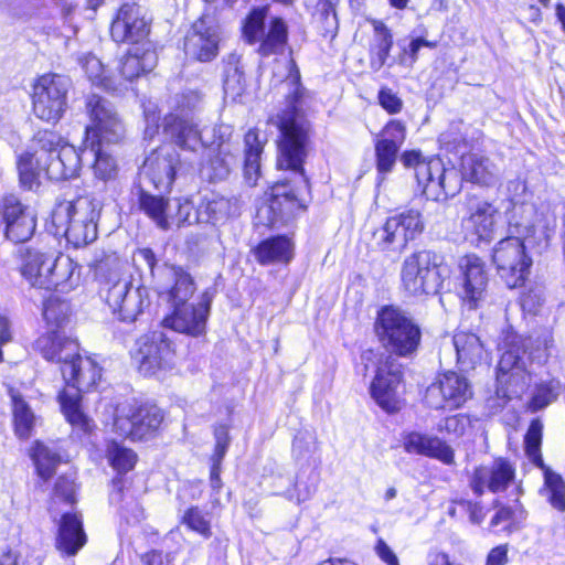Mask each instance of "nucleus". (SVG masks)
<instances>
[{"mask_svg": "<svg viewBox=\"0 0 565 565\" xmlns=\"http://www.w3.org/2000/svg\"><path fill=\"white\" fill-rule=\"evenodd\" d=\"M285 81L290 89L285 94L284 107L276 114L274 122L278 130L275 168L298 174L303 182L307 198L291 185L288 178L269 183L263 192V207L266 213L264 225L268 230L286 226L307 213L313 198L312 183L306 170L313 129L303 107L310 98V92L302 84L300 70L294 58L288 61Z\"/></svg>", "mask_w": 565, "mask_h": 565, "instance_id": "1", "label": "nucleus"}, {"mask_svg": "<svg viewBox=\"0 0 565 565\" xmlns=\"http://www.w3.org/2000/svg\"><path fill=\"white\" fill-rule=\"evenodd\" d=\"M373 331L388 354L380 359L369 392L383 412L395 415L405 404L399 393L404 384V367L396 358L413 359L417 355L423 342V330L399 306L388 303L376 310Z\"/></svg>", "mask_w": 565, "mask_h": 565, "instance_id": "2", "label": "nucleus"}, {"mask_svg": "<svg viewBox=\"0 0 565 565\" xmlns=\"http://www.w3.org/2000/svg\"><path fill=\"white\" fill-rule=\"evenodd\" d=\"M84 107L88 124L84 127L78 150L87 149L94 153L90 168L96 179L104 182L115 180L119 171L118 162L105 147L125 140L126 124L116 106L99 94L86 95Z\"/></svg>", "mask_w": 565, "mask_h": 565, "instance_id": "3", "label": "nucleus"}, {"mask_svg": "<svg viewBox=\"0 0 565 565\" xmlns=\"http://www.w3.org/2000/svg\"><path fill=\"white\" fill-rule=\"evenodd\" d=\"M103 371V366L90 355L84 354L82 349L60 366L63 380L56 395L60 411L73 430L85 436H89L96 425L83 409V396L97 390Z\"/></svg>", "mask_w": 565, "mask_h": 565, "instance_id": "4", "label": "nucleus"}, {"mask_svg": "<svg viewBox=\"0 0 565 565\" xmlns=\"http://www.w3.org/2000/svg\"><path fill=\"white\" fill-rule=\"evenodd\" d=\"M445 257L435 249H417L406 256L399 270V291L418 299L439 294L447 277Z\"/></svg>", "mask_w": 565, "mask_h": 565, "instance_id": "5", "label": "nucleus"}, {"mask_svg": "<svg viewBox=\"0 0 565 565\" xmlns=\"http://www.w3.org/2000/svg\"><path fill=\"white\" fill-rule=\"evenodd\" d=\"M269 6L253 7L241 22V38L248 45H256L260 57L282 55L289 46V28L281 17H273L266 24Z\"/></svg>", "mask_w": 565, "mask_h": 565, "instance_id": "6", "label": "nucleus"}, {"mask_svg": "<svg viewBox=\"0 0 565 565\" xmlns=\"http://www.w3.org/2000/svg\"><path fill=\"white\" fill-rule=\"evenodd\" d=\"M70 82L55 72L36 75L29 94L31 113L41 122L57 125L68 110Z\"/></svg>", "mask_w": 565, "mask_h": 565, "instance_id": "7", "label": "nucleus"}, {"mask_svg": "<svg viewBox=\"0 0 565 565\" xmlns=\"http://www.w3.org/2000/svg\"><path fill=\"white\" fill-rule=\"evenodd\" d=\"M32 150L45 159H53L54 175L64 180L76 178L82 170L79 150L67 137L53 128H39L31 137Z\"/></svg>", "mask_w": 565, "mask_h": 565, "instance_id": "8", "label": "nucleus"}, {"mask_svg": "<svg viewBox=\"0 0 565 565\" xmlns=\"http://www.w3.org/2000/svg\"><path fill=\"white\" fill-rule=\"evenodd\" d=\"M491 260L509 289L525 286L533 260L526 253L523 238L512 235L501 238L492 248Z\"/></svg>", "mask_w": 565, "mask_h": 565, "instance_id": "9", "label": "nucleus"}, {"mask_svg": "<svg viewBox=\"0 0 565 565\" xmlns=\"http://www.w3.org/2000/svg\"><path fill=\"white\" fill-rule=\"evenodd\" d=\"M131 360L143 376H153L171 370L177 363V345L163 331L141 334L135 342Z\"/></svg>", "mask_w": 565, "mask_h": 565, "instance_id": "10", "label": "nucleus"}, {"mask_svg": "<svg viewBox=\"0 0 565 565\" xmlns=\"http://www.w3.org/2000/svg\"><path fill=\"white\" fill-rule=\"evenodd\" d=\"M151 32L152 21L136 1L121 2L109 22V36L116 44H152Z\"/></svg>", "mask_w": 565, "mask_h": 565, "instance_id": "11", "label": "nucleus"}, {"mask_svg": "<svg viewBox=\"0 0 565 565\" xmlns=\"http://www.w3.org/2000/svg\"><path fill=\"white\" fill-rule=\"evenodd\" d=\"M465 210L466 213L460 221L465 239L470 241L476 246L492 242L500 213L494 202L482 199L478 194H467Z\"/></svg>", "mask_w": 565, "mask_h": 565, "instance_id": "12", "label": "nucleus"}, {"mask_svg": "<svg viewBox=\"0 0 565 565\" xmlns=\"http://www.w3.org/2000/svg\"><path fill=\"white\" fill-rule=\"evenodd\" d=\"M36 227V214L18 195L8 193L0 198V230L7 241L15 245L26 243Z\"/></svg>", "mask_w": 565, "mask_h": 565, "instance_id": "13", "label": "nucleus"}, {"mask_svg": "<svg viewBox=\"0 0 565 565\" xmlns=\"http://www.w3.org/2000/svg\"><path fill=\"white\" fill-rule=\"evenodd\" d=\"M146 174L153 189L170 193L178 177L183 173L185 162L171 142H161L145 160Z\"/></svg>", "mask_w": 565, "mask_h": 565, "instance_id": "14", "label": "nucleus"}, {"mask_svg": "<svg viewBox=\"0 0 565 565\" xmlns=\"http://www.w3.org/2000/svg\"><path fill=\"white\" fill-rule=\"evenodd\" d=\"M473 396L468 379L456 371H444L436 375L427 388V398L436 411H456L466 405Z\"/></svg>", "mask_w": 565, "mask_h": 565, "instance_id": "15", "label": "nucleus"}, {"mask_svg": "<svg viewBox=\"0 0 565 565\" xmlns=\"http://www.w3.org/2000/svg\"><path fill=\"white\" fill-rule=\"evenodd\" d=\"M104 300L111 313L125 323L135 322L150 306V296L146 287L131 289L129 282L114 281L107 287Z\"/></svg>", "mask_w": 565, "mask_h": 565, "instance_id": "16", "label": "nucleus"}, {"mask_svg": "<svg viewBox=\"0 0 565 565\" xmlns=\"http://www.w3.org/2000/svg\"><path fill=\"white\" fill-rule=\"evenodd\" d=\"M220 43L221 36L216 26L200 17L186 30L181 50L189 62L210 63L218 56Z\"/></svg>", "mask_w": 565, "mask_h": 565, "instance_id": "17", "label": "nucleus"}, {"mask_svg": "<svg viewBox=\"0 0 565 565\" xmlns=\"http://www.w3.org/2000/svg\"><path fill=\"white\" fill-rule=\"evenodd\" d=\"M406 134V125L401 119H390L374 139L376 179L380 183L394 170Z\"/></svg>", "mask_w": 565, "mask_h": 565, "instance_id": "18", "label": "nucleus"}, {"mask_svg": "<svg viewBox=\"0 0 565 565\" xmlns=\"http://www.w3.org/2000/svg\"><path fill=\"white\" fill-rule=\"evenodd\" d=\"M210 311V299L198 303L170 306V311L163 316L160 326L191 338L205 337Z\"/></svg>", "mask_w": 565, "mask_h": 565, "instance_id": "19", "label": "nucleus"}, {"mask_svg": "<svg viewBox=\"0 0 565 565\" xmlns=\"http://www.w3.org/2000/svg\"><path fill=\"white\" fill-rule=\"evenodd\" d=\"M516 479L515 465L507 457H494L489 467L478 466L469 481L471 491L481 497L486 490L491 493L507 491Z\"/></svg>", "mask_w": 565, "mask_h": 565, "instance_id": "20", "label": "nucleus"}, {"mask_svg": "<svg viewBox=\"0 0 565 565\" xmlns=\"http://www.w3.org/2000/svg\"><path fill=\"white\" fill-rule=\"evenodd\" d=\"M460 297L471 309L478 307L479 301L484 297L489 274L484 260L475 253L465 254L458 264Z\"/></svg>", "mask_w": 565, "mask_h": 565, "instance_id": "21", "label": "nucleus"}, {"mask_svg": "<svg viewBox=\"0 0 565 565\" xmlns=\"http://www.w3.org/2000/svg\"><path fill=\"white\" fill-rule=\"evenodd\" d=\"M164 412L153 403H141L134 406L127 420L129 428L124 433V438L131 443H146L157 438L164 424Z\"/></svg>", "mask_w": 565, "mask_h": 565, "instance_id": "22", "label": "nucleus"}, {"mask_svg": "<svg viewBox=\"0 0 565 565\" xmlns=\"http://www.w3.org/2000/svg\"><path fill=\"white\" fill-rule=\"evenodd\" d=\"M402 447L408 455L436 459L446 466L456 462L454 448L448 441L436 435L418 430H408L402 434Z\"/></svg>", "mask_w": 565, "mask_h": 565, "instance_id": "23", "label": "nucleus"}, {"mask_svg": "<svg viewBox=\"0 0 565 565\" xmlns=\"http://www.w3.org/2000/svg\"><path fill=\"white\" fill-rule=\"evenodd\" d=\"M434 162L428 180L419 189L427 200L446 202L460 193L463 178L456 168L446 167L440 157Z\"/></svg>", "mask_w": 565, "mask_h": 565, "instance_id": "24", "label": "nucleus"}, {"mask_svg": "<svg viewBox=\"0 0 565 565\" xmlns=\"http://www.w3.org/2000/svg\"><path fill=\"white\" fill-rule=\"evenodd\" d=\"M88 542L79 512L67 511L60 515L56 522L54 547L62 557H74Z\"/></svg>", "mask_w": 565, "mask_h": 565, "instance_id": "25", "label": "nucleus"}, {"mask_svg": "<svg viewBox=\"0 0 565 565\" xmlns=\"http://www.w3.org/2000/svg\"><path fill=\"white\" fill-rule=\"evenodd\" d=\"M158 60L154 43L129 46L119 57L116 70L122 81L131 83L152 73Z\"/></svg>", "mask_w": 565, "mask_h": 565, "instance_id": "26", "label": "nucleus"}, {"mask_svg": "<svg viewBox=\"0 0 565 565\" xmlns=\"http://www.w3.org/2000/svg\"><path fill=\"white\" fill-rule=\"evenodd\" d=\"M250 254L260 266L287 267L296 256V243L291 235L275 234L260 239L250 248Z\"/></svg>", "mask_w": 565, "mask_h": 565, "instance_id": "27", "label": "nucleus"}, {"mask_svg": "<svg viewBox=\"0 0 565 565\" xmlns=\"http://www.w3.org/2000/svg\"><path fill=\"white\" fill-rule=\"evenodd\" d=\"M33 349L46 362L62 366L82 348L76 338L65 334L63 330L49 329L34 340Z\"/></svg>", "mask_w": 565, "mask_h": 565, "instance_id": "28", "label": "nucleus"}, {"mask_svg": "<svg viewBox=\"0 0 565 565\" xmlns=\"http://www.w3.org/2000/svg\"><path fill=\"white\" fill-rule=\"evenodd\" d=\"M53 159H45L36 151L26 149L17 157L15 167L19 184L23 190L31 191L40 186L41 178L64 180L54 175Z\"/></svg>", "mask_w": 565, "mask_h": 565, "instance_id": "29", "label": "nucleus"}, {"mask_svg": "<svg viewBox=\"0 0 565 565\" xmlns=\"http://www.w3.org/2000/svg\"><path fill=\"white\" fill-rule=\"evenodd\" d=\"M388 234L395 253H403L425 230L418 210L408 209L386 217Z\"/></svg>", "mask_w": 565, "mask_h": 565, "instance_id": "30", "label": "nucleus"}, {"mask_svg": "<svg viewBox=\"0 0 565 565\" xmlns=\"http://www.w3.org/2000/svg\"><path fill=\"white\" fill-rule=\"evenodd\" d=\"M267 139L257 127L248 128L243 135L242 174L249 188H255L262 178V157Z\"/></svg>", "mask_w": 565, "mask_h": 565, "instance_id": "31", "label": "nucleus"}, {"mask_svg": "<svg viewBox=\"0 0 565 565\" xmlns=\"http://www.w3.org/2000/svg\"><path fill=\"white\" fill-rule=\"evenodd\" d=\"M7 394L10 399L12 431L17 439L26 441L34 435L39 417L18 387L7 385Z\"/></svg>", "mask_w": 565, "mask_h": 565, "instance_id": "32", "label": "nucleus"}, {"mask_svg": "<svg viewBox=\"0 0 565 565\" xmlns=\"http://www.w3.org/2000/svg\"><path fill=\"white\" fill-rule=\"evenodd\" d=\"M19 259L21 276L31 287L45 290L52 256L32 247H25L19 252Z\"/></svg>", "mask_w": 565, "mask_h": 565, "instance_id": "33", "label": "nucleus"}, {"mask_svg": "<svg viewBox=\"0 0 565 565\" xmlns=\"http://www.w3.org/2000/svg\"><path fill=\"white\" fill-rule=\"evenodd\" d=\"M99 215V203L93 198L89 210H84L83 213H79L75 217L64 236L75 247H82L93 243L98 236L97 224Z\"/></svg>", "mask_w": 565, "mask_h": 565, "instance_id": "34", "label": "nucleus"}, {"mask_svg": "<svg viewBox=\"0 0 565 565\" xmlns=\"http://www.w3.org/2000/svg\"><path fill=\"white\" fill-rule=\"evenodd\" d=\"M369 23L373 30V40L369 44L367 56L372 71L382 70L391 57L394 47V34L392 29L380 19H370Z\"/></svg>", "mask_w": 565, "mask_h": 565, "instance_id": "35", "label": "nucleus"}, {"mask_svg": "<svg viewBox=\"0 0 565 565\" xmlns=\"http://www.w3.org/2000/svg\"><path fill=\"white\" fill-rule=\"evenodd\" d=\"M92 199V195L83 194L72 200H56L49 216V225L53 230L54 235H64L75 217L83 213L84 210H89Z\"/></svg>", "mask_w": 565, "mask_h": 565, "instance_id": "36", "label": "nucleus"}, {"mask_svg": "<svg viewBox=\"0 0 565 565\" xmlns=\"http://www.w3.org/2000/svg\"><path fill=\"white\" fill-rule=\"evenodd\" d=\"M163 130L183 150L195 151L202 142V134L191 119L180 115L170 114L164 118Z\"/></svg>", "mask_w": 565, "mask_h": 565, "instance_id": "37", "label": "nucleus"}, {"mask_svg": "<svg viewBox=\"0 0 565 565\" xmlns=\"http://www.w3.org/2000/svg\"><path fill=\"white\" fill-rule=\"evenodd\" d=\"M494 513L490 519L489 527L502 526V531L511 534L524 527L529 512L524 504L515 499L512 504L493 501Z\"/></svg>", "mask_w": 565, "mask_h": 565, "instance_id": "38", "label": "nucleus"}, {"mask_svg": "<svg viewBox=\"0 0 565 565\" xmlns=\"http://www.w3.org/2000/svg\"><path fill=\"white\" fill-rule=\"evenodd\" d=\"M452 343L456 349L457 364L461 370L470 371L481 363L483 344L476 333L458 330L452 337Z\"/></svg>", "mask_w": 565, "mask_h": 565, "instance_id": "39", "label": "nucleus"}, {"mask_svg": "<svg viewBox=\"0 0 565 565\" xmlns=\"http://www.w3.org/2000/svg\"><path fill=\"white\" fill-rule=\"evenodd\" d=\"M213 437L215 440L213 451L210 456L209 480L212 490L220 493L223 488L221 478L222 462L231 445L230 425L217 424L213 427Z\"/></svg>", "mask_w": 565, "mask_h": 565, "instance_id": "40", "label": "nucleus"}, {"mask_svg": "<svg viewBox=\"0 0 565 565\" xmlns=\"http://www.w3.org/2000/svg\"><path fill=\"white\" fill-rule=\"evenodd\" d=\"M137 206L158 228L162 231L170 228V200L168 196L139 189Z\"/></svg>", "mask_w": 565, "mask_h": 565, "instance_id": "41", "label": "nucleus"}, {"mask_svg": "<svg viewBox=\"0 0 565 565\" xmlns=\"http://www.w3.org/2000/svg\"><path fill=\"white\" fill-rule=\"evenodd\" d=\"M236 163V153L228 143L220 142L203 162L201 170L210 182L225 180Z\"/></svg>", "mask_w": 565, "mask_h": 565, "instance_id": "42", "label": "nucleus"}, {"mask_svg": "<svg viewBox=\"0 0 565 565\" xmlns=\"http://www.w3.org/2000/svg\"><path fill=\"white\" fill-rule=\"evenodd\" d=\"M28 454L33 462L35 475L41 481L51 480L61 463V456L41 440H34L30 445Z\"/></svg>", "mask_w": 565, "mask_h": 565, "instance_id": "43", "label": "nucleus"}, {"mask_svg": "<svg viewBox=\"0 0 565 565\" xmlns=\"http://www.w3.org/2000/svg\"><path fill=\"white\" fill-rule=\"evenodd\" d=\"M340 0H317L312 19L318 33L323 39L333 41L339 32L337 7Z\"/></svg>", "mask_w": 565, "mask_h": 565, "instance_id": "44", "label": "nucleus"}, {"mask_svg": "<svg viewBox=\"0 0 565 565\" xmlns=\"http://www.w3.org/2000/svg\"><path fill=\"white\" fill-rule=\"evenodd\" d=\"M488 511L482 501L466 497H455L449 500L447 514L454 520H467L473 525H481L487 518Z\"/></svg>", "mask_w": 565, "mask_h": 565, "instance_id": "45", "label": "nucleus"}, {"mask_svg": "<svg viewBox=\"0 0 565 565\" xmlns=\"http://www.w3.org/2000/svg\"><path fill=\"white\" fill-rule=\"evenodd\" d=\"M199 207L206 214V222L212 224L224 223L238 213L237 200L218 193L204 196Z\"/></svg>", "mask_w": 565, "mask_h": 565, "instance_id": "46", "label": "nucleus"}, {"mask_svg": "<svg viewBox=\"0 0 565 565\" xmlns=\"http://www.w3.org/2000/svg\"><path fill=\"white\" fill-rule=\"evenodd\" d=\"M500 351L497 364L505 369H515L527 353L525 338L512 330L505 331L502 337Z\"/></svg>", "mask_w": 565, "mask_h": 565, "instance_id": "47", "label": "nucleus"}, {"mask_svg": "<svg viewBox=\"0 0 565 565\" xmlns=\"http://www.w3.org/2000/svg\"><path fill=\"white\" fill-rule=\"evenodd\" d=\"M72 315L71 303L55 295L43 300L42 316L49 329L63 330L70 322Z\"/></svg>", "mask_w": 565, "mask_h": 565, "instance_id": "48", "label": "nucleus"}, {"mask_svg": "<svg viewBox=\"0 0 565 565\" xmlns=\"http://www.w3.org/2000/svg\"><path fill=\"white\" fill-rule=\"evenodd\" d=\"M359 246L366 254L381 253L387 255L395 253L388 234L386 220L379 226L365 228L359 239Z\"/></svg>", "mask_w": 565, "mask_h": 565, "instance_id": "49", "label": "nucleus"}, {"mask_svg": "<svg viewBox=\"0 0 565 565\" xmlns=\"http://www.w3.org/2000/svg\"><path fill=\"white\" fill-rule=\"evenodd\" d=\"M106 458L115 473H128L132 471L139 460L138 454L115 439L106 444Z\"/></svg>", "mask_w": 565, "mask_h": 565, "instance_id": "50", "label": "nucleus"}, {"mask_svg": "<svg viewBox=\"0 0 565 565\" xmlns=\"http://www.w3.org/2000/svg\"><path fill=\"white\" fill-rule=\"evenodd\" d=\"M179 524L203 540H210L213 536L210 513L204 511L200 505L191 504L186 507L179 519Z\"/></svg>", "mask_w": 565, "mask_h": 565, "instance_id": "51", "label": "nucleus"}, {"mask_svg": "<svg viewBox=\"0 0 565 565\" xmlns=\"http://www.w3.org/2000/svg\"><path fill=\"white\" fill-rule=\"evenodd\" d=\"M173 282L168 289V302L170 306L189 303L196 291L193 277L181 266H173Z\"/></svg>", "mask_w": 565, "mask_h": 565, "instance_id": "52", "label": "nucleus"}, {"mask_svg": "<svg viewBox=\"0 0 565 565\" xmlns=\"http://www.w3.org/2000/svg\"><path fill=\"white\" fill-rule=\"evenodd\" d=\"M460 170L462 178L475 184L489 185L492 179L488 158L476 153H468L461 157Z\"/></svg>", "mask_w": 565, "mask_h": 565, "instance_id": "53", "label": "nucleus"}, {"mask_svg": "<svg viewBox=\"0 0 565 565\" xmlns=\"http://www.w3.org/2000/svg\"><path fill=\"white\" fill-rule=\"evenodd\" d=\"M78 266L68 256L61 253L50 264V276L45 290H57L65 287L72 288L71 279Z\"/></svg>", "mask_w": 565, "mask_h": 565, "instance_id": "54", "label": "nucleus"}, {"mask_svg": "<svg viewBox=\"0 0 565 565\" xmlns=\"http://www.w3.org/2000/svg\"><path fill=\"white\" fill-rule=\"evenodd\" d=\"M439 156L424 157L418 149L405 150L401 154V161L406 169H414L417 186L428 180L430 168L435 164Z\"/></svg>", "mask_w": 565, "mask_h": 565, "instance_id": "55", "label": "nucleus"}, {"mask_svg": "<svg viewBox=\"0 0 565 565\" xmlns=\"http://www.w3.org/2000/svg\"><path fill=\"white\" fill-rule=\"evenodd\" d=\"M542 440L543 424L540 418H533L524 435V450L531 462L537 468L546 466L541 451Z\"/></svg>", "mask_w": 565, "mask_h": 565, "instance_id": "56", "label": "nucleus"}, {"mask_svg": "<svg viewBox=\"0 0 565 565\" xmlns=\"http://www.w3.org/2000/svg\"><path fill=\"white\" fill-rule=\"evenodd\" d=\"M544 477V487L547 490V502L556 511L565 512V481L559 473L552 471L546 465L540 468Z\"/></svg>", "mask_w": 565, "mask_h": 565, "instance_id": "57", "label": "nucleus"}, {"mask_svg": "<svg viewBox=\"0 0 565 565\" xmlns=\"http://www.w3.org/2000/svg\"><path fill=\"white\" fill-rule=\"evenodd\" d=\"M472 427V418L466 413L447 415L441 418L436 429L439 434L448 437L450 440L462 438Z\"/></svg>", "mask_w": 565, "mask_h": 565, "instance_id": "58", "label": "nucleus"}, {"mask_svg": "<svg viewBox=\"0 0 565 565\" xmlns=\"http://www.w3.org/2000/svg\"><path fill=\"white\" fill-rule=\"evenodd\" d=\"M175 210L170 214V227L189 226L199 222V211L190 196H178L174 199Z\"/></svg>", "mask_w": 565, "mask_h": 565, "instance_id": "59", "label": "nucleus"}, {"mask_svg": "<svg viewBox=\"0 0 565 565\" xmlns=\"http://www.w3.org/2000/svg\"><path fill=\"white\" fill-rule=\"evenodd\" d=\"M556 397L557 393L551 382L537 383L533 395L526 403V409L536 413L548 406Z\"/></svg>", "mask_w": 565, "mask_h": 565, "instance_id": "60", "label": "nucleus"}, {"mask_svg": "<svg viewBox=\"0 0 565 565\" xmlns=\"http://www.w3.org/2000/svg\"><path fill=\"white\" fill-rule=\"evenodd\" d=\"M53 495L65 504L74 505L76 503L75 478L67 473L60 475L54 481Z\"/></svg>", "mask_w": 565, "mask_h": 565, "instance_id": "61", "label": "nucleus"}, {"mask_svg": "<svg viewBox=\"0 0 565 565\" xmlns=\"http://www.w3.org/2000/svg\"><path fill=\"white\" fill-rule=\"evenodd\" d=\"M438 46L437 41L426 40L423 36H417L411 40L407 47H405L398 55V64L404 65L406 58L409 66H413L418 61V52L422 47L434 50Z\"/></svg>", "mask_w": 565, "mask_h": 565, "instance_id": "62", "label": "nucleus"}, {"mask_svg": "<svg viewBox=\"0 0 565 565\" xmlns=\"http://www.w3.org/2000/svg\"><path fill=\"white\" fill-rule=\"evenodd\" d=\"M377 104L388 115L399 114L404 106L402 98L396 93H394L392 88L386 86H383L379 89Z\"/></svg>", "mask_w": 565, "mask_h": 565, "instance_id": "63", "label": "nucleus"}, {"mask_svg": "<svg viewBox=\"0 0 565 565\" xmlns=\"http://www.w3.org/2000/svg\"><path fill=\"white\" fill-rule=\"evenodd\" d=\"M509 545L507 543L492 547L486 558L484 565H505L509 561Z\"/></svg>", "mask_w": 565, "mask_h": 565, "instance_id": "64", "label": "nucleus"}]
</instances>
